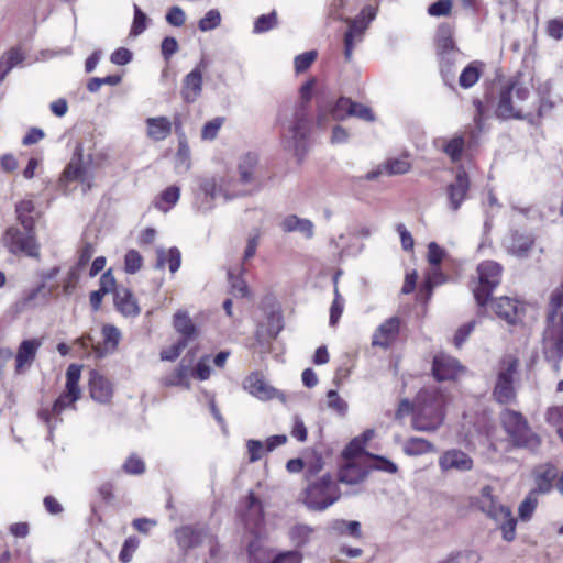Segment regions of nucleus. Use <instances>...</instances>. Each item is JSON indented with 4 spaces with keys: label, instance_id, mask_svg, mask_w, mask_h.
I'll use <instances>...</instances> for the list:
<instances>
[{
    "label": "nucleus",
    "instance_id": "obj_41",
    "mask_svg": "<svg viewBox=\"0 0 563 563\" xmlns=\"http://www.w3.org/2000/svg\"><path fill=\"white\" fill-rule=\"evenodd\" d=\"M190 166V148L184 140H180L175 156V168L177 173H187Z\"/></svg>",
    "mask_w": 563,
    "mask_h": 563
},
{
    "label": "nucleus",
    "instance_id": "obj_15",
    "mask_svg": "<svg viewBox=\"0 0 563 563\" xmlns=\"http://www.w3.org/2000/svg\"><path fill=\"white\" fill-rule=\"evenodd\" d=\"M470 190V180L464 169H459L456 177L446 188V197L452 211H457L467 197Z\"/></svg>",
    "mask_w": 563,
    "mask_h": 563
},
{
    "label": "nucleus",
    "instance_id": "obj_8",
    "mask_svg": "<svg viewBox=\"0 0 563 563\" xmlns=\"http://www.w3.org/2000/svg\"><path fill=\"white\" fill-rule=\"evenodd\" d=\"M43 344L42 338L23 340L14 354V375H25L36 360L37 352Z\"/></svg>",
    "mask_w": 563,
    "mask_h": 563
},
{
    "label": "nucleus",
    "instance_id": "obj_39",
    "mask_svg": "<svg viewBox=\"0 0 563 563\" xmlns=\"http://www.w3.org/2000/svg\"><path fill=\"white\" fill-rule=\"evenodd\" d=\"M325 404L328 409L340 417H345L347 413L349 404L338 394L336 389H329L327 393Z\"/></svg>",
    "mask_w": 563,
    "mask_h": 563
},
{
    "label": "nucleus",
    "instance_id": "obj_38",
    "mask_svg": "<svg viewBox=\"0 0 563 563\" xmlns=\"http://www.w3.org/2000/svg\"><path fill=\"white\" fill-rule=\"evenodd\" d=\"M244 272L245 269L243 266L238 269V273H235L232 268L228 269V278L231 286V292L235 297H247L250 294L246 283L239 276Z\"/></svg>",
    "mask_w": 563,
    "mask_h": 563
},
{
    "label": "nucleus",
    "instance_id": "obj_26",
    "mask_svg": "<svg viewBox=\"0 0 563 563\" xmlns=\"http://www.w3.org/2000/svg\"><path fill=\"white\" fill-rule=\"evenodd\" d=\"M173 325L176 332L181 335L179 340H186V343L196 340L200 334L199 329L194 324L188 313L184 310H178L174 314Z\"/></svg>",
    "mask_w": 563,
    "mask_h": 563
},
{
    "label": "nucleus",
    "instance_id": "obj_62",
    "mask_svg": "<svg viewBox=\"0 0 563 563\" xmlns=\"http://www.w3.org/2000/svg\"><path fill=\"white\" fill-rule=\"evenodd\" d=\"M137 547H139V540L135 537L128 538L124 541L122 549L119 553V560L122 563H129L132 559L133 552L137 549Z\"/></svg>",
    "mask_w": 563,
    "mask_h": 563
},
{
    "label": "nucleus",
    "instance_id": "obj_2",
    "mask_svg": "<svg viewBox=\"0 0 563 563\" xmlns=\"http://www.w3.org/2000/svg\"><path fill=\"white\" fill-rule=\"evenodd\" d=\"M500 424L514 448L537 452L542 440L529 426L522 413L504 409L499 415Z\"/></svg>",
    "mask_w": 563,
    "mask_h": 563
},
{
    "label": "nucleus",
    "instance_id": "obj_18",
    "mask_svg": "<svg viewBox=\"0 0 563 563\" xmlns=\"http://www.w3.org/2000/svg\"><path fill=\"white\" fill-rule=\"evenodd\" d=\"M400 327V320L391 317L384 321L374 332L372 345L388 349L397 339Z\"/></svg>",
    "mask_w": 563,
    "mask_h": 563
},
{
    "label": "nucleus",
    "instance_id": "obj_29",
    "mask_svg": "<svg viewBox=\"0 0 563 563\" xmlns=\"http://www.w3.org/2000/svg\"><path fill=\"white\" fill-rule=\"evenodd\" d=\"M375 16H376L375 8L367 5L362 10V12L357 16L346 18V19H344V22L346 23L349 31H351L357 35H361V37H363L369 23L375 19Z\"/></svg>",
    "mask_w": 563,
    "mask_h": 563
},
{
    "label": "nucleus",
    "instance_id": "obj_22",
    "mask_svg": "<svg viewBox=\"0 0 563 563\" xmlns=\"http://www.w3.org/2000/svg\"><path fill=\"white\" fill-rule=\"evenodd\" d=\"M328 532L336 537H347L355 540L363 538L362 525L357 520L334 519L328 526Z\"/></svg>",
    "mask_w": 563,
    "mask_h": 563
},
{
    "label": "nucleus",
    "instance_id": "obj_34",
    "mask_svg": "<svg viewBox=\"0 0 563 563\" xmlns=\"http://www.w3.org/2000/svg\"><path fill=\"white\" fill-rule=\"evenodd\" d=\"M172 131V124L165 117L151 118L147 120V134L155 141L165 140Z\"/></svg>",
    "mask_w": 563,
    "mask_h": 563
},
{
    "label": "nucleus",
    "instance_id": "obj_17",
    "mask_svg": "<svg viewBox=\"0 0 563 563\" xmlns=\"http://www.w3.org/2000/svg\"><path fill=\"white\" fill-rule=\"evenodd\" d=\"M81 158L82 147L81 145H77L75 156L66 167L63 177L67 181L78 180L82 184H86L87 189H90L92 186L91 181L93 179V176L90 173L89 168L82 165Z\"/></svg>",
    "mask_w": 563,
    "mask_h": 563
},
{
    "label": "nucleus",
    "instance_id": "obj_35",
    "mask_svg": "<svg viewBox=\"0 0 563 563\" xmlns=\"http://www.w3.org/2000/svg\"><path fill=\"white\" fill-rule=\"evenodd\" d=\"M314 533V528L306 523H297L290 528L288 536L296 548L306 547Z\"/></svg>",
    "mask_w": 563,
    "mask_h": 563
},
{
    "label": "nucleus",
    "instance_id": "obj_64",
    "mask_svg": "<svg viewBox=\"0 0 563 563\" xmlns=\"http://www.w3.org/2000/svg\"><path fill=\"white\" fill-rule=\"evenodd\" d=\"M548 423L556 427H563V406L551 407L545 412Z\"/></svg>",
    "mask_w": 563,
    "mask_h": 563
},
{
    "label": "nucleus",
    "instance_id": "obj_51",
    "mask_svg": "<svg viewBox=\"0 0 563 563\" xmlns=\"http://www.w3.org/2000/svg\"><path fill=\"white\" fill-rule=\"evenodd\" d=\"M444 275L439 269V266H431L423 286V290L427 291V297H430L432 288L434 286L441 285L442 283H444Z\"/></svg>",
    "mask_w": 563,
    "mask_h": 563
},
{
    "label": "nucleus",
    "instance_id": "obj_21",
    "mask_svg": "<svg viewBox=\"0 0 563 563\" xmlns=\"http://www.w3.org/2000/svg\"><path fill=\"white\" fill-rule=\"evenodd\" d=\"M558 477V470L553 464H543L534 471V488L537 495L548 494L553 488V482Z\"/></svg>",
    "mask_w": 563,
    "mask_h": 563
},
{
    "label": "nucleus",
    "instance_id": "obj_24",
    "mask_svg": "<svg viewBox=\"0 0 563 563\" xmlns=\"http://www.w3.org/2000/svg\"><path fill=\"white\" fill-rule=\"evenodd\" d=\"M534 244V238L529 232L514 231L507 244V251L517 257H526Z\"/></svg>",
    "mask_w": 563,
    "mask_h": 563
},
{
    "label": "nucleus",
    "instance_id": "obj_11",
    "mask_svg": "<svg viewBox=\"0 0 563 563\" xmlns=\"http://www.w3.org/2000/svg\"><path fill=\"white\" fill-rule=\"evenodd\" d=\"M192 353L189 352L179 364L178 377L181 383H188L191 378L205 380L210 377L211 356L201 357L195 366L192 365Z\"/></svg>",
    "mask_w": 563,
    "mask_h": 563
},
{
    "label": "nucleus",
    "instance_id": "obj_47",
    "mask_svg": "<svg viewBox=\"0 0 563 563\" xmlns=\"http://www.w3.org/2000/svg\"><path fill=\"white\" fill-rule=\"evenodd\" d=\"M538 495L536 492H530L526 498L520 503L518 512L522 520H529L537 508Z\"/></svg>",
    "mask_w": 563,
    "mask_h": 563
},
{
    "label": "nucleus",
    "instance_id": "obj_40",
    "mask_svg": "<svg viewBox=\"0 0 563 563\" xmlns=\"http://www.w3.org/2000/svg\"><path fill=\"white\" fill-rule=\"evenodd\" d=\"M33 211H34V203L30 199L22 200L16 206L18 219H19L20 223L22 224V227L24 228V230H30L34 227L35 220L31 216V213Z\"/></svg>",
    "mask_w": 563,
    "mask_h": 563
},
{
    "label": "nucleus",
    "instance_id": "obj_46",
    "mask_svg": "<svg viewBox=\"0 0 563 563\" xmlns=\"http://www.w3.org/2000/svg\"><path fill=\"white\" fill-rule=\"evenodd\" d=\"M324 467L323 459L320 454L314 453L312 459L306 462L305 467V479L307 482L314 481L319 478L318 475Z\"/></svg>",
    "mask_w": 563,
    "mask_h": 563
},
{
    "label": "nucleus",
    "instance_id": "obj_1",
    "mask_svg": "<svg viewBox=\"0 0 563 563\" xmlns=\"http://www.w3.org/2000/svg\"><path fill=\"white\" fill-rule=\"evenodd\" d=\"M563 307V282L562 285L556 288L551 297L549 303L548 324L543 334V351L544 356L548 361L554 363L563 355V313L561 308Z\"/></svg>",
    "mask_w": 563,
    "mask_h": 563
},
{
    "label": "nucleus",
    "instance_id": "obj_4",
    "mask_svg": "<svg viewBox=\"0 0 563 563\" xmlns=\"http://www.w3.org/2000/svg\"><path fill=\"white\" fill-rule=\"evenodd\" d=\"M503 267L494 261L482 262L476 269L477 284L473 287L478 306H485L501 279Z\"/></svg>",
    "mask_w": 563,
    "mask_h": 563
},
{
    "label": "nucleus",
    "instance_id": "obj_16",
    "mask_svg": "<svg viewBox=\"0 0 563 563\" xmlns=\"http://www.w3.org/2000/svg\"><path fill=\"white\" fill-rule=\"evenodd\" d=\"M439 466L446 472L455 470L459 472L471 471L474 466L473 459L462 450L451 449L445 451L439 459Z\"/></svg>",
    "mask_w": 563,
    "mask_h": 563
},
{
    "label": "nucleus",
    "instance_id": "obj_53",
    "mask_svg": "<svg viewBox=\"0 0 563 563\" xmlns=\"http://www.w3.org/2000/svg\"><path fill=\"white\" fill-rule=\"evenodd\" d=\"M143 264V258L141 254L135 250H130L125 254V261H124V269L129 274H135Z\"/></svg>",
    "mask_w": 563,
    "mask_h": 563
},
{
    "label": "nucleus",
    "instance_id": "obj_33",
    "mask_svg": "<svg viewBox=\"0 0 563 563\" xmlns=\"http://www.w3.org/2000/svg\"><path fill=\"white\" fill-rule=\"evenodd\" d=\"M157 260L155 267L157 269H162L166 263H168L169 271L174 274L180 266V252L176 247H172L169 250H165L163 247L157 249L156 251Z\"/></svg>",
    "mask_w": 563,
    "mask_h": 563
},
{
    "label": "nucleus",
    "instance_id": "obj_61",
    "mask_svg": "<svg viewBox=\"0 0 563 563\" xmlns=\"http://www.w3.org/2000/svg\"><path fill=\"white\" fill-rule=\"evenodd\" d=\"M277 22L276 13L272 12L266 15H261L254 23V32L263 33L272 30Z\"/></svg>",
    "mask_w": 563,
    "mask_h": 563
},
{
    "label": "nucleus",
    "instance_id": "obj_9",
    "mask_svg": "<svg viewBox=\"0 0 563 563\" xmlns=\"http://www.w3.org/2000/svg\"><path fill=\"white\" fill-rule=\"evenodd\" d=\"M417 400L422 415L435 420L437 424L442 423L444 418V395L442 389H420Z\"/></svg>",
    "mask_w": 563,
    "mask_h": 563
},
{
    "label": "nucleus",
    "instance_id": "obj_20",
    "mask_svg": "<svg viewBox=\"0 0 563 563\" xmlns=\"http://www.w3.org/2000/svg\"><path fill=\"white\" fill-rule=\"evenodd\" d=\"M493 311L509 324H515L520 319L522 307L509 297H500L493 301Z\"/></svg>",
    "mask_w": 563,
    "mask_h": 563
},
{
    "label": "nucleus",
    "instance_id": "obj_12",
    "mask_svg": "<svg viewBox=\"0 0 563 563\" xmlns=\"http://www.w3.org/2000/svg\"><path fill=\"white\" fill-rule=\"evenodd\" d=\"M208 536L209 530L202 525H186L175 529L177 545L184 552L200 547Z\"/></svg>",
    "mask_w": 563,
    "mask_h": 563
},
{
    "label": "nucleus",
    "instance_id": "obj_31",
    "mask_svg": "<svg viewBox=\"0 0 563 563\" xmlns=\"http://www.w3.org/2000/svg\"><path fill=\"white\" fill-rule=\"evenodd\" d=\"M258 164V157L254 153H246L240 157L238 173L240 181L244 185L255 181V169Z\"/></svg>",
    "mask_w": 563,
    "mask_h": 563
},
{
    "label": "nucleus",
    "instance_id": "obj_56",
    "mask_svg": "<svg viewBox=\"0 0 563 563\" xmlns=\"http://www.w3.org/2000/svg\"><path fill=\"white\" fill-rule=\"evenodd\" d=\"M438 44L442 53L454 49L452 31L449 26H441L438 32Z\"/></svg>",
    "mask_w": 563,
    "mask_h": 563
},
{
    "label": "nucleus",
    "instance_id": "obj_48",
    "mask_svg": "<svg viewBox=\"0 0 563 563\" xmlns=\"http://www.w3.org/2000/svg\"><path fill=\"white\" fill-rule=\"evenodd\" d=\"M122 470L129 475H141L145 472L146 467L144 461L135 453H132L123 463Z\"/></svg>",
    "mask_w": 563,
    "mask_h": 563
},
{
    "label": "nucleus",
    "instance_id": "obj_10",
    "mask_svg": "<svg viewBox=\"0 0 563 563\" xmlns=\"http://www.w3.org/2000/svg\"><path fill=\"white\" fill-rule=\"evenodd\" d=\"M81 389H65L64 393L54 401L51 409L42 408L38 411V418L48 427L49 433H52L55 422L58 420V416L67 408L74 407V404L80 398Z\"/></svg>",
    "mask_w": 563,
    "mask_h": 563
},
{
    "label": "nucleus",
    "instance_id": "obj_19",
    "mask_svg": "<svg viewBox=\"0 0 563 563\" xmlns=\"http://www.w3.org/2000/svg\"><path fill=\"white\" fill-rule=\"evenodd\" d=\"M242 520L247 529H255L264 520L263 506L258 497L250 492L246 497L245 510L242 512Z\"/></svg>",
    "mask_w": 563,
    "mask_h": 563
},
{
    "label": "nucleus",
    "instance_id": "obj_28",
    "mask_svg": "<svg viewBox=\"0 0 563 563\" xmlns=\"http://www.w3.org/2000/svg\"><path fill=\"white\" fill-rule=\"evenodd\" d=\"M202 90V74L198 68L190 71L184 79L181 89L183 98L186 102H194L200 96Z\"/></svg>",
    "mask_w": 563,
    "mask_h": 563
},
{
    "label": "nucleus",
    "instance_id": "obj_5",
    "mask_svg": "<svg viewBox=\"0 0 563 563\" xmlns=\"http://www.w3.org/2000/svg\"><path fill=\"white\" fill-rule=\"evenodd\" d=\"M482 509L496 521H500L503 539L511 542L516 538L517 520L511 516V510L503 505H497L492 496V488L485 486L482 489Z\"/></svg>",
    "mask_w": 563,
    "mask_h": 563
},
{
    "label": "nucleus",
    "instance_id": "obj_37",
    "mask_svg": "<svg viewBox=\"0 0 563 563\" xmlns=\"http://www.w3.org/2000/svg\"><path fill=\"white\" fill-rule=\"evenodd\" d=\"M24 56L19 49L12 48L0 58V82H2L8 73L15 66L20 65Z\"/></svg>",
    "mask_w": 563,
    "mask_h": 563
},
{
    "label": "nucleus",
    "instance_id": "obj_43",
    "mask_svg": "<svg viewBox=\"0 0 563 563\" xmlns=\"http://www.w3.org/2000/svg\"><path fill=\"white\" fill-rule=\"evenodd\" d=\"M200 188L206 195V197H209L210 199H214L218 197L223 189V178L222 177H208L202 179L200 184Z\"/></svg>",
    "mask_w": 563,
    "mask_h": 563
},
{
    "label": "nucleus",
    "instance_id": "obj_32",
    "mask_svg": "<svg viewBox=\"0 0 563 563\" xmlns=\"http://www.w3.org/2000/svg\"><path fill=\"white\" fill-rule=\"evenodd\" d=\"M280 227L285 232H300L307 239L313 236V223L295 214L287 216L282 221Z\"/></svg>",
    "mask_w": 563,
    "mask_h": 563
},
{
    "label": "nucleus",
    "instance_id": "obj_6",
    "mask_svg": "<svg viewBox=\"0 0 563 563\" xmlns=\"http://www.w3.org/2000/svg\"><path fill=\"white\" fill-rule=\"evenodd\" d=\"M4 246L12 254H23L32 258L40 257V245L36 241L34 227L21 231L18 228H9L3 235Z\"/></svg>",
    "mask_w": 563,
    "mask_h": 563
},
{
    "label": "nucleus",
    "instance_id": "obj_30",
    "mask_svg": "<svg viewBox=\"0 0 563 563\" xmlns=\"http://www.w3.org/2000/svg\"><path fill=\"white\" fill-rule=\"evenodd\" d=\"M58 274L59 267H52L47 271L42 272V283L27 295V297L25 298V305H30L38 296H42L44 300H47L49 296L54 295L56 287L52 286L46 290V282L54 279Z\"/></svg>",
    "mask_w": 563,
    "mask_h": 563
},
{
    "label": "nucleus",
    "instance_id": "obj_57",
    "mask_svg": "<svg viewBox=\"0 0 563 563\" xmlns=\"http://www.w3.org/2000/svg\"><path fill=\"white\" fill-rule=\"evenodd\" d=\"M363 41L361 35H357L351 31H346L344 34V57L346 62L352 60L354 47Z\"/></svg>",
    "mask_w": 563,
    "mask_h": 563
},
{
    "label": "nucleus",
    "instance_id": "obj_7",
    "mask_svg": "<svg viewBox=\"0 0 563 563\" xmlns=\"http://www.w3.org/2000/svg\"><path fill=\"white\" fill-rule=\"evenodd\" d=\"M529 90L516 84L511 85L508 89L501 91L497 114L500 118H519L521 117L522 109L519 103L528 98Z\"/></svg>",
    "mask_w": 563,
    "mask_h": 563
},
{
    "label": "nucleus",
    "instance_id": "obj_63",
    "mask_svg": "<svg viewBox=\"0 0 563 563\" xmlns=\"http://www.w3.org/2000/svg\"><path fill=\"white\" fill-rule=\"evenodd\" d=\"M118 289H120V287H117V282H115L114 276L112 275L111 269H108L100 277L99 290L101 292H103L104 295L113 292V296H115V290H118Z\"/></svg>",
    "mask_w": 563,
    "mask_h": 563
},
{
    "label": "nucleus",
    "instance_id": "obj_50",
    "mask_svg": "<svg viewBox=\"0 0 563 563\" xmlns=\"http://www.w3.org/2000/svg\"><path fill=\"white\" fill-rule=\"evenodd\" d=\"M366 455L364 441L360 438H354L343 450L342 456L345 461H353L357 455Z\"/></svg>",
    "mask_w": 563,
    "mask_h": 563
},
{
    "label": "nucleus",
    "instance_id": "obj_36",
    "mask_svg": "<svg viewBox=\"0 0 563 563\" xmlns=\"http://www.w3.org/2000/svg\"><path fill=\"white\" fill-rule=\"evenodd\" d=\"M435 450L434 445L423 438L412 437L404 445V452L407 455H422Z\"/></svg>",
    "mask_w": 563,
    "mask_h": 563
},
{
    "label": "nucleus",
    "instance_id": "obj_55",
    "mask_svg": "<svg viewBox=\"0 0 563 563\" xmlns=\"http://www.w3.org/2000/svg\"><path fill=\"white\" fill-rule=\"evenodd\" d=\"M120 82L121 77L115 75L107 76L104 78L93 77L88 81L87 89L90 92H97L103 85L117 86Z\"/></svg>",
    "mask_w": 563,
    "mask_h": 563
},
{
    "label": "nucleus",
    "instance_id": "obj_3",
    "mask_svg": "<svg viewBox=\"0 0 563 563\" xmlns=\"http://www.w3.org/2000/svg\"><path fill=\"white\" fill-rule=\"evenodd\" d=\"M341 498V490L330 473L308 482L303 489V504L312 511H323Z\"/></svg>",
    "mask_w": 563,
    "mask_h": 563
},
{
    "label": "nucleus",
    "instance_id": "obj_44",
    "mask_svg": "<svg viewBox=\"0 0 563 563\" xmlns=\"http://www.w3.org/2000/svg\"><path fill=\"white\" fill-rule=\"evenodd\" d=\"M180 196V189L176 186L168 187L161 194L159 200L156 202V207L167 212L170 206H174Z\"/></svg>",
    "mask_w": 563,
    "mask_h": 563
},
{
    "label": "nucleus",
    "instance_id": "obj_25",
    "mask_svg": "<svg viewBox=\"0 0 563 563\" xmlns=\"http://www.w3.org/2000/svg\"><path fill=\"white\" fill-rule=\"evenodd\" d=\"M113 301L115 308L125 317H135L141 312L134 295L125 287L115 290Z\"/></svg>",
    "mask_w": 563,
    "mask_h": 563
},
{
    "label": "nucleus",
    "instance_id": "obj_14",
    "mask_svg": "<svg viewBox=\"0 0 563 563\" xmlns=\"http://www.w3.org/2000/svg\"><path fill=\"white\" fill-rule=\"evenodd\" d=\"M308 132V120L303 115L296 114L295 122L288 128V134H285L284 139L297 157H302L306 152L305 140Z\"/></svg>",
    "mask_w": 563,
    "mask_h": 563
},
{
    "label": "nucleus",
    "instance_id": "obj_58",
    "mask_svg": "<svg viewBox=\"0 0 563 563\" xmlns=\"http://www.w3.org/2000/svg\"><path fill=\"white\" fill-rule=\"evenodd\" d=\"M79 271L77 269V267H71L67 275L65 276V278L63 279L62 282V288H63V294L65 296H69L73 294V291L75 290L76 286H77V283L79 280Z\"/></svg>",
    "mask_w": 563,
    "mask_h": 563
},
{
    "label": "nucleus",
    "instance_id": "obj_45",
    "mask_svg": "<svg viewBox=\"0 0 563 563\" xmlns=\"http://www.w3.org/2000/svg\"><path fill=\"white\" fill-rule=\"evenodd\" d=\"M366 455L374 460V463L368 466L371 471H383L389 474H395L398 471V466L390 460L385 456L376 455L369 452H366Z\"/></svg>",
    "mask_w": 563,
    "mask_h": 563
},
{
    "label": "nucleus",
    "instance_id": "obj_27",
    "mask_svg": "<svg viewBox=\"0 0 563 563\" xmlns=\"http://www.w3.org/2000/svg\"><path fill=\"white\" fill-rule=\"evenodd\" d=\"M519 361L508 355L503 358L498 372V380L495 387H509L517 383Z\"/></svg>",
    "mask_w": 563,
    "mask_h": 563
},
{
    "label": "nucleus",
    "instance_id": "obj_42",
    "mask_svg": "<svg viewBox=\"0 0 563 563\" xmlns=\"http://www.w3.org/2000/svg\"><path fill=\"white\" fill-rule=\"evenodd\" d=\"M481 77V69L475 63L466 66L460 75L459 84L462 88L468 89L473 87Z\"/></svg>",
    "mask_w": 563,
    "mask_h": 563
},
{
    "label": "nucleus",
    "instance_id": "obj_59",
    "mask_svg": "<svg viewBox=\"0 0 563 563\" xmlns=\"http://www.w3.org/2000/svg\"><path fill=\"white\" fill-rule=\"evenodd\" d=\"M352 108V101L346 98H341L336 101L335 106L332 109V117L335 120H344L350 117Z\"/></svg>",
    "mask_w": 563,
    "mask_h": 563
},
{
    "label": "nucleus",
    "instance_id": "obj_23",
    "mask_svg": "<svg viewBox=\"0 0 563 563\" xmlns=\"http://www.w3.org/2000/svg\"><path fill=\"white\" fill-rule=\"evenodd\" d=\"M369 474L368 466H363L354 461H345L338 473L339 482L347 485H356L365 481Z\"/></svg>",
    "mask_w": 563,
    "mask_h": 563
},
{
    "label": "nucleus",
    "instance_id": "obj_60",
    "mask_svg": "<svg viewBox=\"0 0 563 563\" xmlns=\"http://www.w3.org/2000/svg\"><path fill=\"white\" fill-rule=\"evenodd\" d=\"M410 164L406 159H390L384 165L387 175H400L409 170Z\"/></svg>",
    "mask_w": 563,
    "mask_h": 563
},
{
    "label": "nucleus",
    "instance_id": "obj_49",
    "mask_svg": "<svg viewBox=\"0 0 563 563\" xmlns=\"http://www.w3.org/2000/svg\"><path fill=\"white\" fill-rule=\"evenodd\" d=\"M464 148V139L462 136H455L450 140L444 146L443 151L451 157L453 162L460 159Z\"/></svg>",
    "mask_w": 563,
    "mask_h": 563
},
{
    "label": "nucleus",
    "instance_id": "obj_54",
    "mask_svg": "<svg viewBox=\"0 0 563 563\" xmlns=\"http://www.w3.org/2000/svg\"><path fill=\"white\" fill-rule=\"evenodd\" d=\"M187 346L186 340H178L176 343L170 346L163 349L161 352V360L173 362L179 357L180 353Z\"/></svg>",
    "mask_w": 563,
    "mask_h": 563
},
{
    "label": "nucleus",
    "instance_id": "obj_13",
    "mask_svg": "<svg viewBox=\"0 0 563 563\" xmlns=\"http://www.w3.org/2000/svg\"><path fill=\"white\" fill-rule=\"evenodd\" d=\"M433 374L438 382H459L467 369L449 355H439L433 361Z\"/></svg>",
    "mask_w": 563,
    "mask_h": 563
},
{
    "label": "nucleus",
    "instance_id": "obj_52",
    "mask_svg": "<svg viewBox=\"0 0 563 563\" xmlns=\"http://www.w3.org/2000/svg\"><path fill=\"white\" fill-rule=\"evenodd\" d=\"M221 22V15L218 10H210L206 13V15L199 21V30L202 32H207L216 29Z\"/></svg>",
    "mask_w": 563,
    "mask_h": 563
}]
</instances>
